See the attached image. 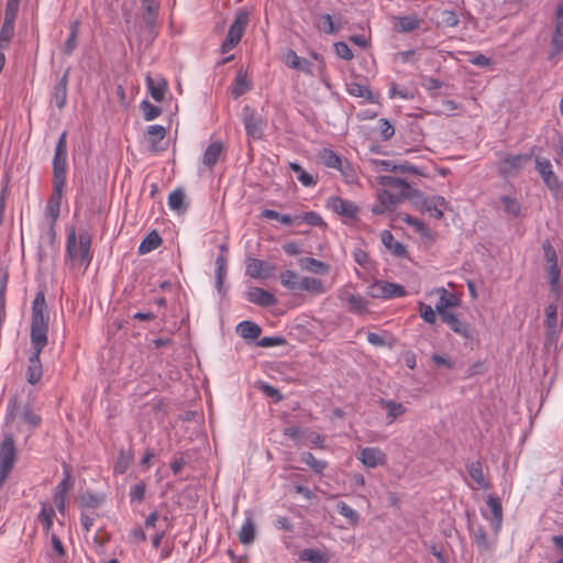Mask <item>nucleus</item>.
Wrapping results in <instances>:
<instances>
[{"mask_svg": "<svg viewBox=\"0 0 563 563\" xmlns=\"http://www.w3.org/2000/svg\"><path fill=\"white\" fill-rule=\"evenodd\" d=\"M146 486L143 482H140L131 487L129 496L131 503H141L145 496Z\"/></svg>", "mask_w": 563, "mask_h": 563, "instance_id": "obj_62", "label": "nucleus"}, {"mask_svg": "<svg viewBox=\"0 0 563 563\" xmlns=\"http://www.w3.org/2000/svg\"><path fill=\"white\" fill-rule=\"evenodd\" d=\"M141 108L143 110L144 119L146 121H152L162 113V109L159 107L154 106L146 100L142 101Z\"/></svg>", "mask_w": 563, "mask_h": 563, "instance_id": "obj_59", "label": "nucleus"}, {"mask_svg": "<svg viewBox=\"0 0 563 563\" xmlns=\"http://www.w3.org/2000/svg\"><path fill=\"white\" fill-rule=\"evenodd\" d=\"M236 331L243 339L256 340L260 338L262 329L255 322L245 320L238 324Z\"/></svg>", "mask_w": 563, "mask_h": 563, "instance_id": "obj_31", "label": "nucleus"}, {"mask_svg": "<svg viewBox=\"0 0 563 563\" xmlns=\"http://www.w3.org/2000/svg\"><path fill=\"white\" fill-rule=\"evenodd\" d=\"M373 164L377 170H385V172L410 170V168L395 165L391 161L375 159V161H373Z\"/></svg>", "mask_w": 563, "mask_h": 563, "instance_id": "obj_60", "label": "nucleus"}, {"mask_svg": "<svg viewBox=\"0 0 563 563\" xmlns=\"http://www.w3.org/2000/svg\"><path fill=\"white\" fill-rule=\"evenodd\" d=\"M300 461L307 464L317 474H322L328 466L325 461L316 459L314 455L310 452L301 453Z\"/></svg>", "mask_w": 563, "mask_h": 563, "instance_id": "obj_39", "label": "nucleus"}, {"mask_svg": "<svg viewBox=\"0 0 563 563\" xmlns=\"http://www.w3.org/2000/svg\"><path fill=\"white\" fill-rule=\"evenodd\" d=\"M318 156L320 162L328 168H341V164L343 163L341 156L331 148H322Z\"/></svg>", "mask_w": 563, "mask_h": 563, "instance_id": "obj_32", "label": "nucleus"}, {"mask_svg": "<svg viewBox=\"0 0 563 563\" xmlns=\"http://www.w3.org/2000/svg\"><path fill=\"white\" fill-rule=\"evenodd\" d=\"M367 295L372 298L391 299L406 296V290L399 284L377 280L368 286Z\"/></svg>", "mask_w": 563, "mask_h": 563, "instance_id": "obj_6", "label": "nucleus"}, {"mask_svg": "<svg viewBox=\"0 0 563 563\" xmlns=\"http://www.w3.org/2000/svg\"><path fill=\"white\" fill-rule=\"evenodd\" d=\"M251 89V84L244 70L240 69L232 81L231 93L236 99L246 93Z\"/></svg>", "mask_w": 563, "mask_h": 563, "instance_id": "obj_27", "label": "nucleus"}, {"mask_svg": "<svg viewBox=\"0 0 563 563\" xmlns=\"http://www.w3.org/2000/svg\"><path fill=\"white\" fill-rule=\"evenodd\" d=\"M284 60L285 64L292 69H298L306 74L312 73V64L308 59L298 56L296 52L291 49L286 53Z\"/></svg>", "mask_w": 563, "mask_h": 563, "instance_id": "obj_23", "label": "nucleus"}, {"mask_svg": "<svg viewBox=\"0 0 563 563\" xmlns=\"http://www.w3.org/2000/svg\"><path fill=\"white\" fill-rule=\"evenodd\" d=\"M419 313L424 322L429 324H433L437 321L435 310L432 309L431 306L420 302L419 303Z\"/></svg>", "mask_w": 563, "mask_h": 563, "instance_id": "obj_61", "label": "nucleus"}, {"mask_svg": "<svg viewBox=\"0 0 563 563\" xmlns=\"http://www.w3.org/2000/svg\"><path fill=\"white\" fill-rule=\"evenodd\" d=\"M77 35H78V22L75 21L74 23H71L70 33H69L67 40L65 41L64 48H63L64 54L70 55L73 53V51L75 49L76 44H77Z\"/></svg>", "mask_w": 563, "mask_h": 563, "instance_id": "obj_52", "label": "nucleus"}, {"mask_svg": "<svg viewBox=\"0 0 563 563\" xmlns=\"http://www.w3.org/2000/svg\"><path fill=\"white\" fill-rule=\"evenodd\" d=\"M552 44L555 53L563 51V1L558 4L555 10V30Z\"/></svg>", "mask_w": 563, "mask_h": 563, "instance_id": "obj_17", "label": "nucleus"}, {"mask_svg": "<svg viewBox=\"0 0 563 563\" xmlns=\"http://www.w3.org/2000/svg\"><path fill=\"white\" fill-rule=\"evenodd\" d=\"M46 311L45 296L37 292L32 302L31 344L33 352L42 353L47 344L48 316Z\"/></svg>", "mask_w": 563, "mask_h": 563, "instance_id": "obj_1", "label": "nucleus"}, {"mask_svg": "<svg viewBox=\"0 0 563 563\" xmlns=\"http://www.w3.org/2000/svg\"><path fill=\"white\" fill-rule=\"evenodd\" d=\"M328 208H330L333 212L339 216L346 217L349 219L356 218L358 213V207L346 199L341 197H330L327 201Z\"/></svg>", "mask_w": 563, "mask_h": 563, "instance_id": "obj_8", "label": "nucleus"}, {"mask_svg": "<svg viewBox=\"0 0 563 563\" xmlns=\"http://www.w3.org/2000/svg\"><path fill=\"white\" fill-rule=\"evenodd\" d=\"M256 529L253 521V514L245 511V519L239 532V540L242 544H251L255 540Z\"/></svg>", "mask_w": 563, "mask_h": 563, "instance_id": "obj_19", "label": "nucleus"}, {"mask_svg": "<svg viewBox=\"0 0 563 563\" xmlns=\"http://www.w3.org/2000/svg\"><path fill=\"white\" fill-rule=\"evenodd\" d=\"M14 34V21L3 20L1 30H0V49H4L8 47L9 42L11 41Z\"/></svg>", "mask_w": 563, "mask_h": 563, "instance_id": "obj_44", "label": "nucleus"}, {"mask_svg": "<svg viewBox=\"0 0 563 563\" xmlns=\"http://www.w3.org/2000/svg\"><path fill=\"white\" fill-rule=\"evenodd\" d=\"M279 278H280V283L284 287H286L290 290L299 289L300 280H298V276L294 271L287 269V271L283 272L280 274Z\"/></svg>", "mask_w": 563, "mask_h": 563, "instance_id": "obj_49", "label": "nucleus"}, {"mask_svg": "<svg viewBox=\"0 0 563 563\" xmlns=\"http://www.w3.org/2000/svg\"><path fill=\"white\" fill-rule=\"evenodd\" d=\"M438 292L440 297L438 303L435 305V311L442 318L443 313H451L450 311H448V308L456 306V298L445 288L438 289Z\"/></svg>", "mask_w": 563, "mask_h": 563, "instance_id": "obj_29", "label": "nucleus"}, {"mask_svg": "<svg viewBox=\"0 0 563 563\" xmlns=\"http://www.w3.org/2000/svg\"><path fill=\"white\" fill-rule=\"evenodd\" d=\"M68 75L69 70H66L56 85L53 93V100L58 109H63L67 101Z\"/></svg>", "mask_w": 563, "mask_h": 563, "instance_id": "obj_28", "label": "nucleus"}, {"mask_svg": "<svg viewBox=\"0 0 563 563\" xmlns=\"http://www.w3.org/2000/svg\"><path fill=\"white\" fill-rule=\"evenodd\" d=\"M249 22L250 12L246 9H239L233 22L229 26L227 37L220 46V52L222 54L229 53L240 43Z\"/></svg>", "mask_w": 563, "mask_h": 563, "instance_id": "obj_5", "label": "nucleus"}, {"mask_svg": "<svg viewBox=\"0 0 563 563\" xmlns=\"http://www.w3.org/2000/svg\"><path fill=\"white\" fill-rule=\"evenodd\" d=\"M400 200V197L393 195L386 189L377 192V202L373 205L372 212L374 214H383L389 210Z\"/></svg>", "mask_w": 563, "mask_h": 563, "instance_id": "obj_10", "label": "nucleus"}, {"mask_svg": "<svg viewBox=\"0 0 563 563\" xmlns=\"http://www.w3.org/2000/svg\"><path fill=\"white\" fill-rule=\"evenodd\" d=\"M536 168L548 186L552 187L558 185V178L552 172V165L549 159L537 157Z\"/></svg>", "mask_w": 563, "mask_h": 563, "instance_id": "obj_25", "label": "nucleus"}, {"mask_svg": "<svg viewBox=\"0 0 563 563\" xmlns=\"http://www.w3.org/2000/svg\"><path fill=\"white\" fill-rule=\"evenodd\" d=\"M421 24V20L413 15H405L397 18V24L395 29L401 33H408L418 29Z\"/></svg>", "mask_w": 563, "mask_h": 563, "instance_id": "obj_37", "label": "nucleus"}, {"mask_svg": "<svg viewBox=\"0 0 563 563\" xmlns=\"http://www.w3.org/2000/svg\"><path fill=\"white\" fill-rule=\"evenodd\" d=\"M262 217L271 220L279 221L283 224L290 225L294 223V218L289 214H282L272 209H265L262 211Z\"/></svg>", "mask_w": 563, "mask_h": 563, "instance_id": "obj_55", "label": "nucleus"}, {"mask_svg": "<svg viewBox=\"0 0 563 563\" xmlns=\"http://www.w3.org/2000/svg\"><path fill=\"white\" fill-rule=\"evenodd\" d=\"M302 267L311 273L314 274H325L328 273V265L324 262H321L319 260L307 257L301 261Z\"/></svg>", "mask_w": 563, "mask_h": 563, "instance_id": "obj_46", "label": "nucleus"}, {"mask_svg": "<svg viewBox=\"0 0 563 563\" xmlns=\"http://www.w3.org/2000/svg\"><path fill=\"white\" fill-rule=\"evenodd\" d=\"M380 404L387 410V424H391L398 417L406 412V407L394 400L382 399Z\"/></svg>", "mask_w": 563, "mask_h": 563, "instance_id": "obj_33", "label": "nucleus"}, {"mask_svg": "<svg viewBox=\"0 0 563 563\" xmlns=\"http://www.w3.org/2000/svg\"><path fill=\"white\" fill-rule=\"evenodd\" d=\"M243 124L247 136L260 140L263 136V121L250 107L243 108Z\"/></svg>", "mask_w": 563, "mask_h": 563, "instance_id": "obj_7", "label": "nucleus"}, {"mask_svg": "<svg viewBox=\"0 0 563 563\" xmlns=\"http://www.w3.org/2000/svg\"><path fill=\"white\" fill-rule=\"evenodd\" d=\"M528 157L525 155H508L499 162L498 172L504 176H509L518 172L522 163L527 161Z\"/></svg>", "mask_w": 563, "mask_h": 563, "instance_id": "obj_13", "label": "nucleus"}, {"mask_svg": "<svg viewBox=\"0 0 563 563\" xmlns=\"http://www.w3.org/2000/svg\"><path fill=\"white\" fill-rule=\"evenodd\" d=\"M472 538L477 548L481 551H485L489 549V543L487 540L486 531L483 527H477L472 529Z\"/></svg>", "mask_w": 563, "mask_h": 563, "instance_id": "obj_51", "label": "nucleus"}, {"mask_svg": "<svg viewBox=\"0 0 563 563\" xmlns=\"http://www.w3.org/2000/svg\"><path fill=\"white\" fill-rule=\"evenodd\" d=\"M450 329L464 339H472V331L466 322L461 321L454 313H443L441 318Z\"/></svg>", "mask_w": 563, "mask_h": 563, "instance_id": "obj_18", "label": "nucleus"}, {"mask_svg": "<svg viewBox=\"0 0 563 563\" xmlns=\"http://www.w3.org/2000/svg\"><path fill=\"white\" fill-rule=\"evenodd\" d=\"M486 504L493 516V528L496 532L499 531L503 522V507L500 498L494 495H488Z\"/></svg>", "mask_w": 563, "mask_h": 563, "instance_id": "obj_24", "label": "nucleus"}, {"mask_svg": "<svg viewBox=\"0 0 563 563\" xmlns=\"http://www.w3.org/2000/svg\"><path fill=\"white\" fill-rule=\"evenodd\" d=\"M247 300L262 307H269L276 303L275 296L260 287H252L249 289Z\"/></svg>", "mask_w": 563, "mask_h": 563, "instance_id": "obj_14", "label": "nucleus"}, {"mask_svg": "<svg viewBox=\"0 0 563 563\" xmlns=\"http://www.w3.org/2000/svg\"><path fill=\"white\" fill-rule=\"evenodd\" d=\"M558 307L555 303H550L545 308V325L549 329L554 330L558 327V317H556Z\"/></svg>", "mask_w": 563, "mask_h": 563, "instance_id": "obj_63", "label": "nucleus"}, {"mask_svg": "<svg viewBox=\"0 0 563 563\" xmlns=\"http://www.w3.org/2000/svg\"><path fill=\"white\" fill-rule=\"evenodd\" d=\"M299 289L313 294H323L324 287L320 279L313 277H302L299 283Z\"/></svg>", "mask_w": 563, "mask_h": 563, "instance_id": "obj_42", "label": "nucleus"}, {"mask_svg": "<svg viewBox=\"0 0 563 563\" xmlns=\"http://www.w3.org/2000/svg\"><path fill=\"white\" fill-rule=\"evenodd\" d=\"M299 559L303 562L309 563H327V556L321 553L319 550L314 549H305L300 552Z\"/></svg>", "mask_w": 563, "mask_h": 563, "instance_id": "obj_45", "label": "nucleus"}, {"mask_svg": "<svg viewBox=\"0 0 563 563\" xmlns=\"http://www.w3.org/2000/svg\"><path fill=\"white\" fill-rule=\"evenodd\" d=\"M338 512L346 518L350 523L354 525L358 521V515L357 512L350 507L346 503L340 501L336 505Z\"/></svg>", "mask_w": 563, "mask_h": 563, "instance_id": "obj_56", "label": "nucleus"}, {"mask_svg": "<svg viewBox=\"0 0 563 563\" xmlns=\"http://www.w3.org/2000/svg\"><path fill=\"white\" fill-rule=\"evenodd\" d=\"M73 485L74 482L71 479L70 473L67 466H65L64 477L55 488L54 498H66L67 493L71 489Z\"/></svg>", "mask_w": 563, "mask_h": 563, "instance_id": "obj_41", "label": "nucleus"}, {"mask_svg": "<svg viewBox=\"0 0 563 563\" xmlns=\"http://www.w3.org/2000/svg\"><path fill=\"white\" fill-rule=\"evenodd\" d=\"M340 299L347 302L349 310L351 312H353V313L362 314V313H365L367 311L368 302L361 295L352 294V292H349V291H342L340 294Z\"/></svg>", "mask_w": 563, "mask_h": 563, "instance_id": "obj_16", "label": "nucleus"}, {"mask_svg": "<svg viewBox=\"0 0 563 563\" xmlns=\"http://www.w3.org/2000/svg\"><path fill=\"white\" fill-rule=\"evenodd\" d=\"M146 87L151 97L159 102L164 99L168 85L165 79L155 80L151 76H146Z\"/></svg>", "mask_w": 563, "mask_h": 563, "instance_id": "obj_26", "label": "nucleus"}, {"mask_svg": "<svg viewBox=\"0 0 563 563\" xmlns=\"http://www.w3.org/2000/svg\"><path fill=\"white\" fill-rule=\"evenodd\" d=\"M338 170H340L347 185H356L358 183L357 172L349 162H343Z\"/></svg>", "mask_w": 563, "mask_h": 563, "instance_id": "obj_47", "label": "nucleus"}, {"mask_svg": "<svg viewBox=\"0 0 563 563\" xmlns=\"http://www.w3.org/2000/svg\"><path fill=\"white\" fill-rule=\"evenodd\" d=\"M401 220L410 225L417 233H419L422 238H430V229L429 227L421 220L411 217L409 214H405L401 217Z\"/></svg>", "mask_w": 563, "mask_h": 563, "instance_id": "obj_40", "label": "nucleus"}, {"mask_svg": "<svg viewBox=\"0 0 563 563\" xmlns=\"http://www.w3.org/2000/svg\"><path fill=\"white\" fill-rule=\"evenodd\" d=\"M166 135V129L163 125L154 124L148 126L147 130V142L153 152L158 150V144L164 140Z\"/></svg>", "mask_w": 563, "mask_h": 563, "instance_id": "obj_34", "label": "nucleus"}, {"mask_svg": "<svg viewBox=\"0 0 563 563\" xmlns=\"http://www.w3.org/2000/svg\"><path fill=\"white\" fill-rule=\"evenodd\" d=\"M103 501V497L100 495H95L91 493H87L80 496L79 505L81 508H97Z\"/></svg>", "mask_w": 563, "mask_h": 563, "instance_id": "obj_53", "label": "nucleus"}, {"mask_svg": "<svg viewBox=\"0 0 563 563\" xmlns=\"http://www.w3.org/2000/svg\"><path fill=\"white\" fill-rule=\"evenodd\" d=\"M347 92L353 97L364 98L366 100L373 101L372 92L365 85H361L358 82H350L347 84Z\"/></svg>", "mask_w": 563, "mask_h": 563, "instance_id": "obj_48", "label": "nucleus"}, {"mask_svg": "<svg viewBox=\"0 0 563 563\" xmlns=\"http://www.w3.org/2000/svg\"><path fill=\"white\" fill-rule=\"evenodd\" d=\"M380 241L383 245L390 251L394 255L404 257L407 253L405 245L397 240H395L394 235L390 231L384 230L380 233Z\"/></svg>", "mask_w": 563, "mask_h": 563, "instance_id": "obj_22", "label": "nucleus"}, {"mask_svg": "<svg viewBox=\"0 0 563 563\" xmlns=\"http://www.w3.org/2000/svg\"><path fill=\"white\" fill-rule=\"evenodd\" d=\"M185 194L180 189L172 191L168 196V207L172 210L178 211L184 206Z\"/></svg>", "mask_w": 563, "mask_h": 563, "instance_id": "obj_58", "label": "nucleus"}, {"mask_svg": "<svg viewBox=\"0 0 563 563\" xmlns=\"http://www.w3.org/2000/svg\"><path fill=\"white\" fill-rule=\"evenodd\" d=\"M501 202L504 206V210L512 216V217H519L521 212V206L518 200L509 197V196H503Z\"/></svg>", "mask_w": 563, "mask_h": 563, "instance_id": "obj_54", "label": "nucleus"}, {"mask_svg": "<svg viewBox=\"0 0 563 563\" xmlns=\"http://www.w3.org/2000/svg\"><path fill=\"white\" fill-rule=\"evenodd\" d=\"M389 98H399L402 100H412L415 98V93L412 90L407 88H401L397 84L393 82L388 89Z\"/></svg>", "mask_w": 563, "mask_h": 563, "instance_id": "obj_50", "label": "nucleus"}, {"mask_svg": "<svg viewBox=\"0 0 563 563\" xmlns=\"http://www.w3.org/2000/svg\"><path fill=\"white\" fill-rule=\"evenodd\" d=\"M446 206V201L443 197L434 196L423 202V208L435 219L443 217V210Z\"/></svg>", "mask_w": 563, "mask_h": 563, "instance_id": "obj_30", "label": "nucleus"}, {"mask_svg": "<svg viewBox=\"0 0 563 563\" xmlns=\"http://www.w3.org/2000/svg\"><path fill=\"white\" fill-rule=\"evenodd\" d=\"M90 247L91 236L88 232L82 231L77 235L75 229L67 231L66 261L70 266L81 267L86 271L92 260Z\"/></svg>", "mask_w": 563, "mask_h": 563, "instance_id": "obj_2", "label": "nucleus"}, {"mask_svg": "<svg viewBox=\"0 0 563 563\" xmlns=\"http://www.w3.org/2000/svg\"><path fill=\"white\" fill-rule=\"evenodd\" d=\"M316 25L320 31L327 34H333L338 31V27L334 26L332 16L328 13L320 15Z\"/></svg>", "mask_w": 563, "mask_h": 563, "instance_id": "obj_57", "label": "nucleus"}, {"mask_svg": "<svg viewBox=\"0 0 563 563\" xmlns=\"http://www.w3.org/2000/svg\"><path fill=\"white\" fill-rule=\"evenodd\" d=\"M16 460V450L13 434L9 430H3V438L0 442V489L3 487L9 474L11 473Z\"/></svg>", "mask_w": 563, "mask_h": 563, "instance_id": "obj_4", "label": "nucleus"}, {"mask_svg": "<svg viewBox=\"0 0 563 563\" xmlns=\"http://www.w3.org/2000/svg\"><path fill=\"white\" fill-rule=\"evenodd\" d=\"M223 151V144L220 141L212 142L206 148L202 155V164L208 169H212Z\"/></svg>", "mask_w": 563, "mask_h": 563, "instance_id": "obj_20", "label": "nucleus"}, {"mask_svg": "<svg viewBox=\"0 0 563 563\" xmlns=\"http://www.w3.org/2000/svg\"><path fill=\"white\" fill-rule=\"evenodd\" d=\"M273 271L272 265L257 258H251L246 266L247 274L253 278H268Z\"/></svg>", "mask_w": 563, "mask_h": 563, "instance_id": "obj_15", "label": "nucleus"}, {"mask_svg": "<svg viewBox=\"0 0 563 563\" xmlns=\"http://www.w3.org/2000/svg\"><path fill=\"white\" fill-rule=\"evenodd\" d=\"M378 183H379V185H382L384 187H390V188L398 189L400 191L401 197L407 198V197H410V195H411L410 194L411 188L405 179L397 178L394 176H379Z\"/></svg>", "mask_w": 563, "mask_h": 563, "instance_id": "obj_21", "label": "nucleus"}, {"mask_svg": "<svg viewBox=\"0 0 563 563\" xmlns=\"http://www.w3.org/2000/svg\"><path fill=\"white\" fill-rule=\"evenodd\" d=\"M380 136L384 141H388L395 133V128L389 120L382 118L378 121Z\"/></svg>", "mask_w": 563, "mask_h": 563, "instance_id": "obj_64", "label": "nucleus"}, {"mask_svg": "<svg viewBox=\"0 0 563 563\" xmlns=\"http://www.w3.org/2000/svg\"><path fill=\"white\" fill-rule=\"evenodd\" d=\"M467 471L471 478L477 484L479 488H487L488 483L485 479L483 465L479 461L472 462L467 465Z\"/></svg>", "mask_w": 563, "mask_h": 563, "instance_id": "obj_36", "label": "nucleus"}, {"mask_svg": "<svg viewBox=\"0 0 563 563\" xmlns=\"http://www.w3.org/2000/svg\"><path fill=\"white\" fill-rule=\"evenodd\" d=\"M162 244V238L156 231L150 232L139 245L140 254H147Z\"/></svg>", "mask_w": 563, "mask_h": 563, "instance_id": "obj_35", "label": "nucleus"}, {"mask_svg": "<svg viewBox=\"0 0 563 563\" xmlns=\"http://www.w3.org/2000/svg\"><path fill=\"white\" fill-rule=\"evenodd\" d=\"M543 251L549 264L550 284L554 288L558 286L561 276V271L558 265L556 252L549 242L543 244Z\"/></svg>", "mask_w": 563, "mask_h": 563, "instance_id": "obj_9", "label": "nucleus"}, {"mask_svg": "<svg viewBox=\"0 0 563 563\" xmlns=\"http://www.w3.org/2000/svg\"><path fill=\"white\" fill-rule=\"evenodd\" d=\"M289 168L298 175L297 176L298 180L305 187H312L317 184V180L314 179V177L311 174L303 170L302 167L298 163L290 162Z\"/></svg>", "mask_w": 563, "mask_h": 563, "instance_id": "obj_43", "label": "nucleus"}, {"mask_svg": "<svg viewBox=\"0 0 563 563\" xmlns=\"http://www.w3.org/2000/svg\"><path fill=\"white\" fill-rule=\"evenodd\" d=\"M67 133L63 132L57 141L55 154L53 157V200L60 205V200L66 185L67 172Z\"/></svg>", "mask_w": 563, "mask_h": 563, "instance_id": "obj_3", "label": "nucleus"}, {"mask_svg": "<svg viewBox=\"0 0 563 563\" xmlns=\"http://www.w3.org/2000/svg\"><path fill=\"white\" fill-rule=\"evenodd\" d=\"M41 353L32 352L27 358L26 380L31 385L40 383L43 375Z\"/></svg>", "mask_w": 563, "mask_h": 563, "instance_id": "obj_12", "label": "nucleus"}, {"mask_svg": "<svg viewBox=\"0 0 563 563\" xmlns=\"http://www.w3.org/2000/svg\"><path fill=\"white\" fill-rule=\"evenodd\" d=\"M55 517V510L51 505L43 504L41 511L37 516L38 521L42 523L44 531L49 533L53 527V520Z\"/></svg>", "mask_w": 563, "mask_h": 563, "instance_id": "obj_38", "label": "nucleus"}, {"mask_svg": "<svg viewBox=\"0 0 563 563\" xmlns=\"http://www.w3.org/2000/svg\"><path fill=\"white\" fill-rule=\"evenodd\" d=\"M385 454L379 448H364L361 450L358 460L368 468H374L385 462Z\"/></svg>", "mask_w": 563, "mask_h": 563, "instance_id": "obj_11", "label": "nucleus"}]
</instances>
